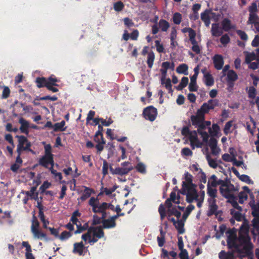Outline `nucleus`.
<instances>
[{
    "label": "nucleus",
    "mask_w": 259,
    "mask_h": 259,
    "mask_svg": "<svg viewBox=\"0 0 259 259\" xmlns=\"http://www.w3.org/2000/svg\"><path fill=\"white\" fill-rule=\"evenodd\" d=\"M249 228L248 222L245 221L240 228L238 237L236 229H230L226 232L228 247L233 248L235 256L240 258L250 257L253 254V245L249 236Z\"/></svg>",
    "instance_id": "obj_1"
},
{
    "label": "nucleus",
    "mask_w": 259,
    "mask_h": 259,
    "mask_svg": "<svg viewBox=\"0 0 259 259\" xmlns=\"http://www.w3.org/2000/svg\"><path fill=\"white\" fill-rule=\"evenodd\" d=\"M208 104L204 103L199 109L195 115H192L190 117L192 124L196 128H197V132L201 136L204 142H207L209 138V134L210 135V121L205 120V114L210 109V99L207 101Z\"/></svg>",
    "instance_id": "obj_2"
},
{
    "label": "nucleus",
    "mask_w": 259,
    "mask_h": 259,
    "mask_svg": "<svg viewBox=\"0 0 259 259\" xmlns=\"http://www.w3.org/2000/svg\"><path fill=\"white\" fill-rule=\"evenodd\" d=\"M185 181L182 182V187L179 192L184 195H186V201L192 203L194 200H197L199 197L196 190V185L193 183V176L188 172L184 174Z\"/></svg>",
    "instance_id": "obj_3"
},
{
    "label": "nucleus",
    "mask_w": 259,
    "mask_h": 259,
    "mask_svg": "<svg viewBox=\"0 0 259 259\" xmlns=\"http://www.w3.org/2000/svg\"><path fill=\"white\" fill-rule=\"evenodd\" d=\"M251 210L253 217L251 221V226L252 227L251 232L253 235H259V203L251 205Z\"/></svg>",
    "instance_id": "obj_4"
},
{
    "label": "nucleus",
    "mask_w": 259,
    "mask_h": 259,
    "mask_svg": "<svg viewBox=\"0 0 259 259\" xmlns=\"http://www.w3.org/2000/svg\"><path fill=\"white\" fill-rule=\"evenodd\" d=\"M245 62L249 63V68L256 69L259 67V48L256 49V54L246 53Z\"/></svg>",
    "instance_id": "obj_5"
},
{
    "label": "nucleus",
    "mask_w": 259,
    "mask_h": 259,
    "mask_svg": "<svg viewBox=\"0 0 259 259\" xmlns=\"http://www.w3.org/2000/svg\"><path fill=\"white\" fill-rule=\"evenodd\" d=\"M220 190L221 194L228 198L234 197V193L238 191V189L231 184H225V182L220 186Z\"/></svg>",
    "instance_id": "obj_6"
},
{
    "label": "nucleus",
    "mask_w": 259,
    "mask_h": 259,
    "mask_svg": "<svg viewBox=\"0 0 259 259\" xmlns=\"http://www.w3.org/2000/svg\"><path fill=\"white\" fill-rule=\"evenodd\" d=\"M208 138L207 139V140ZM203 140V139H202ZM194 144H195V146L197 148H202L203 146L205 145V147L202 148V151L204 154L206 155V159L208 162V164L209 166H210V153L209 151V147L210 148V140L208 142L207 140V142H204L203 141L202 142H200L198 139L197 141H195Z\"/></svg>",
    "instance_id": "obj_7"
},
{
    "label": "nucleus",
    "mask_w": 259,
    "mask_h": 259,
    "mask_svg": "<svg viewBox=\"0 0 259 259\" xmlns=\"http://www.w3.org/2000/svg\"><path fill=\"white\" fill-rule=\"evenodd\" d=\"M157 115V110L152 106H149L143 110V115L146 120L153 121Z\"/></svg>",
    "instance_id": "obj_8"
},
{
    "label": "nucleus",
    "mask_w": 259,
    "mask_h": 259,
    "mask_svg": "<svg viewBox=\"0 0 259 259\" xmlns=\"http://www.w3.org/2000/svg\"><path fill=\"white\" fill-rule=\"evenodd\" d=\"M16 137L18 139V144L17 146L23 148L24 150L34 153V151L30 149V147L31 146V142L28 141L26 137L21 135L16 136Z\"/></svg>",
    "instance_id": "obj_9"
},
{
    "label": "nucleus",
    "mask_w": 259,
    "mask_h": 259,
    "mask_svg": "<svg viewBox=\"0 0 259 259\" xmlns=\"http://www.w3.org/2000/svg\"><path fill=\"white\" fill-rule=\"evenodd\" d=\"M54 75H52L48 78H46L45 77H38L36 78L35 83H36V86L38 88H41L44 87H46L47 88V86L49 84H53L52 83L50 82V80L51 79Z\"/></svg>",
    "instance_id": "obj_10"
},
{
    "label": "nucleus",
    "mask_w": 259,
    "mask_h": 259,
    "mask_svg": "<svg viewBox=\"0 0 259 259\" xmlns=\"http://www.w3.org/2000/svg\"><path fill=\"white\" fill-rule=\"evenodd\" d=\"M38 162L39 165L45 168H48L49 164H51V167H53L54 164L53 157L45 155L39 159Z\"/></svg>",
    "instance_id": "obj_11"
},
{
    "label": "nucleus",
    "mask_w": 259,
    "mask_h": 259,
    "mask_svg": "<svg viewBox=\"0 0 259 259\" xmlns=\"http://www.w3.org/2000/svg\"><path fill=\"white\" fill-rule=\"evenodd\" d=\"M84 249L85 247L82 241L76 242L73 244L72 252L81 256L84 254L83 253Z\"/></svg>",
    "instance_id": "obj_12"
},
{
    "label": "nucleus",
    "mask_w": 259,
    "mask_h": 259,
    "mask_svg": "<svg viewBox=\"0 0 259 259\" xmlns=\"http://www.w3.org/2000/svg\"><path fill=\"white\" fill-rule=\"evenodd\" d=\"M103 229V228L101 226L98 227H91L89 228V231H91V233H93V236L100 239L104 236V232Z\"/></svg>",
    "instance_id": "obj_13"
},
{
    "label": "nucleus",
    "mask_w": 259,
    "mask_h": 259,
    "mask_svg": "<svg viewBox=\"0 0 259 259\" xmlns=\"http://www.w3.org/2000/svg\"><path fill=\"white\" fill-rule=\"evenodd\" d=\"M243 191H241L238 194L239 202L240 203H243L246 201L248 197V194L250 193V190L249 188L244 186L243 187Z\"/></svg>",
    "instance_id": "obj_14"
},
{
    "label": "nucleus",
    "mask_w": 259,
    "mask_h": 259,
    "mask_svg": "<svg viewBox=\"0 0 259 259\" xmlns=\"http://www.w3.org/2000/svg\"><path fill=\"white\" fill-rule=\"evenodd\" d=\"M110 170L113 175L122 176L127 174L130 171V169L120 168V167H116L114 169L111 166H110Z\"/></svg>",
    "instance_id": "obj_15"
},
{
    "label": "nucleus",
    "mask_w": 259,
    "mask_h": 259,
    "mask_svg": "<svg viewBox=\"0 0 259 259\" xmlns=\"http://www.w3.org/2000/svg\"><path fill=\"white\" fill-rule=\"evenodd\" d=\"M19 123L21 124L20 130L21 133L28 135L29 133L28 128L29 127V123L28 121L21 117L19 120Z\"/></svg>",
    "instance_id": "obj_16"
},
{
    "label": "nucleus",
    "mask_w": 259,
    "mask_h": 259,
    "mask_svg": "<svg viewBox=\"0 0 259 259\" xmlns=\"http://www.w3.org/2000/svg\"><path fill=\"white\" fill-rule=\"evenodd\" d=\"M22 245L26 248L25 256L26 259H35L34 256L32 253L31 247L28 241H23Z\"/></svg>",
    "instance_id": "obj_17"
},
{
    "label": "nucleus",
    "mask_w": 259,
    "mask_h": 259,
    "mask_svg": "<svg viewBox=\"0 0 259 259\" xmlns=\"http://www.w3.org/2000/svg\"><path fill=\"white\" fill-rule=\"evenodd\" d=\"M213 63L217 69L220 70L224 64L223 58L221 55H216L213 57Z\"/></svg>",
    "instance_id": "obj_18"
},
{
    "label": "nucleus",
    "mask_w": 259,
    "mask_h": 259,
    "mask_svg": "<svg viewBox=\"0 0 259 259\" xmlns=\"http://www.w3.org/2000/svg\"><path fill=\"white\" fill-rule=\"evenodd\" d=\"M197 73H194L190 78V83L189 85V90L190 92H196L198 90L196 83Z\"/></svg>",
    "instance_id": "obj_19"
},
{
    "label": "nucleus",
    "mask_w": 259,
    "mask_h": 259,
    "mask_svg": "<svg viewBox=\"0 0 259 259\" xmlns=\"http://www.w3.org/2000/svg\"><path fill=\"white\" fill-rule=\"evenodd\" d=\"M50 80V82L53 84H49L47 86V89L53 93H56L59 91V90L55 87H58L59 85L57 84V82H59L58 79L54 75L53 78Z\"/></svg>",
    "instance_id": "obj_20"
},
{
    "label": "nucleus",
    "mask_w": 259,
    "mask_h": 259,
    "mask_svg": "<svg viewBox=\"0 0 259 259\" xmlns=\"http://www.w3.org/2000/svg\"><path fill=\"white\" fill-rule=\"evenodd\" d=\"M210 13V9H206L201 14V19L204 22L206 26L208 27L210 24V18L209 14Z\"/></svg>",
    "instance_id": "obj_21"
},
{
    "label": "nucleus",
    "mask_w": 259,
    "mask_h": 259,
    "mask_svg": "<svg viewBox=\"0 0 259 259\" xmlns=\"http://www.w3.org/2000/svg\"><path fill=\"white\" fill-rule=\"evenodd\" d=\"M83 187L84 188L83 193L79 198H78V200L80 199L82 201H85L91 196L92 193H94V190L93 189L86 186H84Z\"/></svg>",
    "instance_id": "obj_22"
},
{
    "label": "nucleus",
    "mask_w": 259,
    "mask_h": 259,
    "mask_svg": "<svg viewBox=\"0 0 259 259\" xmlns=\"http://www.w3.org/2000/svg\"><path fill=\"white\" fill-rule=\"evenodd\" d=\"M170 62L168 61L163 62L161 64V68L160 72L162 76V80L166 78L167 70L169 69Z\"/></svg>",
    "instance_id": "obj_23"
},
{
    "label": "nucleus",
    "mask_w": 259,
    "mask_h": 259,
    "mask_svg": "<svg viewBox=\"0 0 259 259\" xmlns=\"http://www.w3.org/2000/svg\"><path fill=\"white\" fill-rule=\"evenodd\" d=\"M211 31L213 36H219L223 33V29L218 24H213L211 26Z\"/></svg>",
    "instance_id": "obj_24"
},
{
    "label": "nucleus",
    "mask_w": 259,
    "mask_h": 259,
    "mask_svg": "<svg viewBox=\"0 0 259 259\" xmlns=\"http://www.w3.org/2000/svg\"><path fill=\"white\" fill-rule=\"evenodd\" d=\"M116 222H113L110 218L103 220L102 227L103 229H110L115 227Z\"/></svg>",
    "instance_id": "obj_25"
},
{
    "label": "nucleus",
    "mask_w": 259,
    "mask_h": 259,
    "mask_svg": "<svg viewBox=\"0 0 259 259\" xmlns=\"http://www.w3.org/2000/svg\"><path fill=\"white\" fill-rule=\"evenodd\" d=\"M161 83L162 84H164L165 88L168 90L169 93H171L172 92V85L171 83V80L169 78H164L162 80V76H161Z\"/></svg>",
    "instance_id": "obj_26"
},
{
    "label": "nucleus",
    "mask_w": 259,
    "mask_h": 259,
    "mask_svg": "<svg viewBox=\"0 0 259 259\" xmlns=\"http://www.w3.org/2000/svg\"><path fill=\"white\" fill-rule=\"evenodd\" d=\"M117 188V186L116 185L114 186L112 188L110 189H108L107 188H104L103 187H102L101 189V192L99 194V195H102L104 193H105L106 195L109 196L116 190Z\"/></svg>",
    "instance_id": "obj_27"
},
{
    "label": "nucleus",
    "mask_w": 259,
    "mask_h": 259,
    "mask_svg": "<svg viewBox=\"0 0 259 259\" xmlns=\"http://www.w3.org/2000/svg\"><path fill=\"white\" fill-rule=\"evenodd\" d=\"M65 122L62 120L60 122L56 123L53 125L54 131L55 132L61 131L63 132L66 130V127H64Z\"/></svg>",
    "instance_id": "obj_28"
},
{
    "label": "nucleus",
    "mask_w": 259,
    "mask_h": 259,
    "mask_svg": "<svg viewBox=\"0 0 259 259\" xmlns=\"http://www.w3.org/2000/svg\"><path fill=\"white\" fill-rule=\"evenodd\" d=\"M240 211H236L234 209H231V214L233 215V217L237 221H240L242 220H244V222L247 221L244 219V217L242 215V214L240 212ZM244 223H243V224Z\"/></svg>",
    "instance_id": "obj_29"
},
{
    "label": "nucleus",
    "mask_w": 259,
    "mask_h": 259,
    "mask_svg": "<svg viewBox=\"0 0 259 259\" xmlns=\"http://www.w3.org/2000/svg\"><path fill=\"white\" fill-rule=\"evenodd\" d=\"M158 26L162 31L166 32L170 25L169 23L164 19H160L158 22Z\"/></svg>",
    "instance_id": "obj_30"
},
{
    "label": "nucleus",
    "mask_w": 259,
    "mask_h": 259,
    "mask_svg": "<svg viewBox=\"0 0 259 259\" xmlns=\"http://www.w3.org/2000/svg\"><path fill=\"white\" fill-rule=\"evenodd\" d=\"M155 59V54L154 52L151 51L148 53L147 64L149 68H151L153 65V62Z\"/></svg>",
    "instance_id": "obj_31"
},
{
    "label": "nucleus",
    "mask_w": 259,
    "mask_h": 259,
    "mask_svg": "<svg viewBox=\"0 0 259 259\" xmlns=\"http://www.w3.org/2000/svg\"><path fill=\"white\" fill-rule=\"evenodd\" d=\"M188 66L186 64H180L176 69L177 73L180 74H188Z\"/></svg>",
    "instance_id": "obj_32"
},
{
    "label": "nucleus",
    "mask_w": 259,
    "mask_h": 259,
    "mask_svg": "<svg viewBox=\"0 0 259 259\" xmlns=\"http://www.w3.org/2000/svg\"><path fill=\"white\" fill-rule=\"evenodd\" d=\"M177 255V253L176 252L174 251H171L168 252L165 249H162V254L161 256L164 258H167V259H171L169 257V256L172 257V258H174Z\"/></svg>",
    "instance_id": "obj_33"
},
{
    "label": "nucleus",
    "mask_w": 259,
    "mask_h": 259,
    "mask_svg": "<svg viewBox=\"0 0 259 259\" xmlns=\"http://www.w3.org/2000/svg\"><path fill=\"white\" fill-rule=\"evenodd\" d=\"M176 228L177 229L179 234H182L185 232L184 229V223L183 220H178L177 221L176 224L174 225Z\"/></svg>",
    "instance_id": "obj_34"
},
{
    "label": "nucleus",
    "mask_w": 259,
    "mask_h": 259,
    "mask_svg": "<svg viewBox=\"0 0 259 259\" xmlns=\"http://www.w3.org/2000/svg\"><path fill=\"white\" fill-rule=\"evenodd\" d=\"M167 217H170V215H175L178 219H179L181 216V213L180 211L177 210L176 208V206L172 207L171 209H168L167 210Z\"/></svg>",
    "instance_id": "obj_35"
},
{
    "label": "nucleus",
    "mask_w": 259,
    "mask_h": 259,
    "mask_svg": "<svg viewBox=\"0 0 259 259\" xmlns=\"http://www.w3.org/2000/svg\"><path fill=\"white\" fill-rule=\"evenodd\" d=\"M183 33H189V39H192L194 41V38L196 37V32L192 28L190 27H185L182 29Z\"/></svg>",
    "instance_id": "obj_36"
},
{
    "label": "nucleus",
    "mask_w": 259,
    "mask_h": 259,
    "mask_svg": "<svg viewBox=\"0 0 259 259\" xmlns=\"http://www.w3.org/2000/svg\"><path fill=\"white\" fill-rule=\"evenodd\" d=\"M160 236H158L157 238V242H158V245L159 247H162L163 246L165 240V233L163 231V230L162 228L160 230Z\"/></svg>",
    "instance_id": "obj_37"
},
{
    "label": "nucleus",
    "mask_w": 259,
    "mask_h": 259,
    "mask_svg": "<svg viewBox=\"0 0 259 259\" xmlns=\"http://www.w3.org/2000/svg\"><path fill=\"white\" fill-rule=\"evenodd\" d=\"M223 29L226 31L229 30L231 29L234 28V25L231 24V21L228 19H225L222 21Z\"/></svg>",
    "instance_id": "obj_38"
},
{
    "label": "nucleus",
    "mask_w": 259,
    "mask_h": 259,
    "mask_svg": "<svg viewBox=\"0 0 259 259\" xmlns=\"http://www.w3.org/2000/svg\"><path fill=\"white\" fill-rule=\"evenodd\" d=\"M201 72L204 75L205 84L207 86H210V73L208 72L205 68L202 69Z\"/></svg>",
    "instance_id": "obj_39"
},
{
    "label": "nucleus",
    "mask_w": 259,
    "mask_h": 259,
    "mask_svg": "<svg viewBox=\"0 0 259 259\" xmlns=\"http://www.w3.org/2000/svg\"><path fill=\"white\" fill-rule=\"evenodd\" d=\"M220 152V148L217 146V140L211 138V154L217 155Z\"/></svg>",
    "instance_id": "obj_40"
},
{
    "label": "nucleus",
    "mask_w": 259,
    "mask_h": 259,
    "mask_svg": "<svg viewBox=\"0 0 259 259\" xmlns=\"http://www.w3.org/2000/svg\"><path fill=\"white\" fill-rule=\"evenodd\" d=\"M189 140L191 142V145L193 149L194 148V144L195 141H197V133L196 131H191L189 135L188 136Z\"/></svg>",
    "instance_id": "obj_41"
},
{
    "label": "nucleus",
    "mask_w": 259,
    "mask_h": 259,
    "mask_svg": "<svg viewBox=\"0 0 259 259\" xmlns=\"http://www.w3.org/2000/svg\"><path fill=\"white\" fill-rule=\"evenodd\" d=\"M189 79L187 77H183L180 84L176 87L178 91H181L185 88L188 83Z\"/></svg>",
    "instance_id": "obj_42"
},
{
    "label": "nucleus",
    "mask_w": 259,
    "mask_h": 259,
    "mask_svg": "<svg viewBox=\"0 0 259 259\" xmlns=\"http://www.w3.org/2000/svg\"><path fill=\"white\" fill-rule=\"evenodd\" d=\"M235 256L233 251V252L222 251L220 254V257L221 259H234Z\"/></svg>",
    "instance_id": "obj_43"
},
{
    "label": "nucleus",
    "mask_w": 259,
    "mask_h": 259,
    "mask_svg": "<svg viewBox=\"0 0 259 259\" xmlns=\"http://www.w3.org/2000/svg\"><path fill=\"white\" fill-rule=\"evenodd\" d=\"M236 200H237V197L234 196V197H231V199H228V202L232 204V206L234 208L236 209L237 210V211L238 210L241 211L242 208L241 206H239Z\"/></svg>",
    "instance_id": "obj_44"
},
{
    "label": "nucleus",
    "mask_w": 259,
    "mask_h": 259,
    "mask_svg": "<svg viewBox=\"0 0 259 259\" xmlns=\"http://www.w3.org/2000/svg\"><path fill=\"white\" fill-rule=\"evenodd\" d=\"M195 208L194 205L192 204H190L187 207L186 211L184 212V213L183 214V220L184 221H186V220L187 219L188 216L190 215L191 211L194 210Z\"/></svg>",
    "instance_id": "obj_45"
},
{
    "label": "nucleus",
    "mask_w": 259,
    "mask_h": 259,
    "mask_svg": "<svg viewBox=\"0 0 259 259\" xmlns=\"http://www.w3.org/2000/svg\"><path fill=\"white\" fill-rule=\"evenodd\" d=\"M170 200H171L172 202L176 204H179L180 203V195L177 196L176 193L175 191H172L170 194V197L168 198Z\"/></svg>",
    "instance_id": "obj_46"
},
{
    "label": "nucleus",
    "mask_w": 259,
    "mask_h": 259,
    "mask_svg": "<svg viewBox=\"0 0 259 259\" xmlns=\"http://www.w3.org/2000/svg\"><path fill=\"white\" fill-rule=\"evenodd\" d=\"M190 41L193 45L192 47V51L197 54H199L200 53V49L195 38H194V41H193L192 39H190Z\"/></svg>",
    "instance_id": "obj_47"
},
{
    "label": "nucleus",
    "mask_w": 259,
    "mask_h": 259,
    "mask_svg": "<svg viewBox=\"0 0 259 259\" xmlns=\"http://www.w3.org/2000/svg\"><path fill=\"white\" fill-rule=\"evenodd\" d=\"M259 21V17L256 15V13L254 14H249V17L248 19V21L247 22L248 24H254L255 22Z\"/></svg>",
    "instance_id": "obj_48"
},
{
    "label": "nucleus",
    "mask_w": 259,
    "mask_h": 259,
    "mask_svg": "<svg viewBox=\"0 0 259 259\" xmlns=\"http://www.w3.org/2000/svg\"><path fill=\"white\" fill-rule=\"evenodd\" d=\"M182 15L180 13L177 12L173 15L172 21L175 24H180L182 21Z\"/></svg>",
    "instance_id": "obj_49"
},
{
    "label": "nucleus",
    "mask_w": 259,
    "mask_h": 259,
    "mask_svg": "<svg viewBox=\"0 0 259 259\" xmlns=\"http://www.w3.org/2000/svg\"><path fill=\"white\" fill-rule=\"evenodd\" d=\"M224 182L220 179H218L215 175L211 176V187H215L218 185L221 186Z\"/></svg>",
    "instance_id": "obj_50"
},
{
    "label": "nucleus",
    "mask_w": 259,
    "mask_h": 259,
    "mask_svg": "<svg viewBox=\"0 0 259 259\" xmlns=\"http://www.w3.org/2000/svg\"><path fill=\"white\" fill-rule=\"evenodd\" d=\"M72 236V233L66 231H63L58 238L62 241L67 240Z\"/></svg>",
    "instance_id": "obj_51"
},
{
    "label": "nucleus",
    "mask_w": 259,
    "mask_h": 259,
    "mask_svg": "<svg viewBox=\"0 0 259 259\" xmlns=\"http://www.w3.org/2000/svg\"><path fill=\"white\" fill-rule=\"evenodd\" d=\"M215 230L217 231L215 233V237L217 238H219L223 234L226 230V227L224 225H221L219 227V232L217 230V227H214Z\"/></svg>",
    "instance_id": "obj_52"
},
{
    "label": "nucleus",
    "mask_w": 259,
    "mask_h": 259,
    "mask_svg": "<svg viewBox=\"0 0 259 259\" xmlns=\"http://www.w3.org/2000/svg\"><path fill=\"white\" fill-rule=\"evenodd\" d=\"M137 171L141 174H145L146 172L145 165L142 162H139L136 166Z\"/></svg>",
    "instance_id": "obj_53"
},
{
    "label": "nucleus",
    "mask_w": 259,
    "mask_h": 259,
    "mask_svg": "<svg viewBox=\"0 0 259 259\" xmlns=\"http://www.w3.org/2000/svg\"><path fill=\"white\" fill-rule=\"evenodd\" d=\"M31 231L34 237L37 238L38 239H40V236L42 233V231L39 230V229L35 228L33 226L31 227Z\"/></svg>",
    "instance_id": "obj_54"
},
{
    "label": "nucleus",
    "mask_w": 259,
    "mask_h": 259,
    "mask_svg": "<svg viewBox=\"0 0 259 259\" xmlns=\"http://www.w3.org/2000/svg\"><path fill=\"white\" fill-rule=\"evenodd\" d=\"M51 186V184L48 181H45L43 184L39 187V190L40 191V193L43 194L46 190V189H48Z\"/></svg>",
    "instance_id": "obj_55"
},
{
    "label": "nucleus",
    "mask_w": 259,
    "mask_h": 259,
    "mask_svg": "<svg viewBox=\"0 0 259 259\" xmlns=\"http://www.w3.org/2000/svg\"><path fill=\"white\" fill-rule=\"evenodd\" d=\"M99 203V199L97 198L92 197L89 201V204L92 207V210H94V208Z\"/></svg>",
    "instance_id": "obj_56"
},
{
    "label": "nucleus",
    "mask_w": 259,
    "mask_h": 259,
    "mask_svg": "<svg viewBox=\"0 0 259 259\" xmlns=\"http://www.w3.org/2000/svg\"><path fill=\"white\" fill-rule=\"evenodd\" d=\"M124 7V5L123 3L119 1L118 2H116L114 3V9L115 11L117 12H120L122 11Z\"/></svg>",
    "instance_id": "obj_57"
},
{
    "label": "nucleus",
    "mask_w": 259,
    "mask_h": 259,
    "mask_svg": "<svg viewBox=\"0 0 259 259\" xmlns=\"http://www.w3.org/2000/svg\"><path fill=\"white\" fill-rule=\"evenodd\" d=\"M158 212L160 214V219L163 220L166 217V212L165 208L162 204H161L158 207Z\"/></svg>",
    "instance_id": "obj_58"
},
{
    "label": "nucleus",
    "mask_w": 259,
    "mask_h": 259,
    "mask_svg": "<svg viewBox=\"0 0 259 259\" xmlns=\"http://www.w3.org/2000/svg\"><path fill=\"white\" fill-rule=\"evenodd\" d=\"M227 77L229 80L234 81L237 79V75L233 70H229L228 72Z\"/></svg>",
    "instance_id": "obj_59"
},
{
    "label": "nucleus",
    "mask_w": 259,
    "mask_h": 259,
    "mask_svg": "<svg viewBox=\"0 0 259 259\" xmlns=\"http://www.w3.org/2000/svg\"><path fill=\"white\" fill-rule=\"evenodd\" d=\"M34 227L35 228L39 229V223L37 220V218L35 215V211L33 212V217L32 220V224L31 228Z\"/></svg>",
    "instance_id": "obj_60"
},
{
    "label": "nucleus",
    "mask_w": 259,
    "mask_h": 259,
    "mask_svg": "<svg viewBox=\"0 0 259 259\" xmlns=\"http://www.w3.org/2000/svg\"><path fill=\"white\" fill-rule=\"evenodd\" d=\"M220 131L219 126L216 124H213L211 127V136H217L220 133Z\"/></svg>",
    "instance_id": "obj_61"
},
{
    "label": "nucleus",
    "mask_w": 259,
    "mask_h": 259,
    "mask_svg": "<svg viewBox=\"0 0 259 259\" xmlns=\"http://www.w3.org/2000/svg\"><path fill=\"white\" fill-rule=\"evenodd\" d=\"M101 143H99L95 146L96 149H97L98 153H100V152L103 151L104 149V145L105 144L106 141L104 139H101Z\"/></svg>",
    "instance_id": "obj_62"
},
{
    "label": "nucleus",
    "mask_w": 259,
    "mask_h": 259,
    "mask_svg": "<svg viewBox=\"0 0 259 259\" xmlns=\"http://www.w3.org/2000/svg\"><path fill=\"white\" fill-rule=\"evenodd\" d=\"M181 252L179 254V257L181 259H189L188 253L186 249L183 248L180 249Z\"/></svg>",
    "instance_id": "obj_63"
},
{
    "label": "nucleus",
    "mask_w": 259,
    "mask_h": 259,
    "mask_svg": "<svg viewBox=\"0 0 259 259\" xmlns=\"http://www.w3.org/2000/svg\"><path fill=\"white\" fill-rule=\"evenodd\" d=\"M103 224V220L101 219V217H98L96 214L93 215V221L92 224L93 225H97L100 224Z\"/></svg>",
    "instance_id": "obj_64"
}]
</instances>
